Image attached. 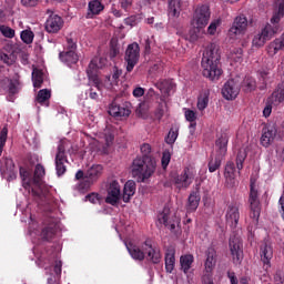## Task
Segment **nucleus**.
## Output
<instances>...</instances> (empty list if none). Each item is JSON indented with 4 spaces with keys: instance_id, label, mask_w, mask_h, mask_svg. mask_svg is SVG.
<instances>
[{
    "instance_id": "f257e3e1",
    "label": "nucleus",
    "mask_w": 284,
    "mask_h": 284,
    "mask_svg": "<svg viewBox=\"0 0 284 284\" xmlns=\"http://www.w3.org/2000/svg\"><path fill=\"white\" fill-rule=\"evenodd\" d=\"M152 148L149 143L141 145V153L143 156H138L132 163L133 178L138 179V182L146 183L153 174L156 172L158 163L156 159L151 154Z\"/></svg>"
},
{
    "instance_id": "f03ea898",
    "label": "nucleus",
    "mask_w": 284,
    "mask_h": 284,
    "mask_svg": "<svg viewBox=\"0 0 284 284\" xmlns=\"http://www.w3.org/2000/svg\"><path fill=\"white\" fill-rule=\"evenodd\" d=\"M221 49L215 43L212 42L203 52L201 65H202V74L211 81L219 80L223 74V70L221 69Z\"/></svg>"
},
{
    "instance_id": "7ed1b4c3",
    "label": "nucleus",
    "mask_w": 284,
    "mask_h": 284,
    "mask_svg": "<svg viewBox=\"0 0 284 284\" xmlns=\"http://www.w3.org/2000/svg\"><path fill=\"white\" fill-rule=\"evenodd\" d=\"M248 207H250V219L252 220V224L254 226H257L258 219L261 215V202L258 197V191L255 189L254 182H251V185H250Z\"/></svg>"
},
{
    "instance_id": "20e7f679",
    "label": "nucleus",
    "mask_w": 284,
    "mask_h": 284,
    "mask_svg": "<svg viewBox=\"0 0 284 284\" xmlns=\"http://www.w3.org/2000/svg\"><path fill=\"white\" fill-rule=\"evenodd\" d=\"M211 19V9L207 4L197 6L193 12L191 26L196 29H204Z\"/></svg>"
},
{
    "instance_id": "39448f33",
    "label": "nucleus",
    "mask_w": 284,
    "mask_h": 284,
    "mask_svg": "<svg viewBox=\"0 0 284 284\" xmlns=\"http://www.w3.org/2000/svg\"><path fill=\"white\" fill-rule=\"evenodd\" d=\"M102 170L103 166L101 164H93L91 168H89L85 172L83 181H80L79 183V190L88 191L90 186H92L101 176Z\"/></svg>"
},
{
    "instance_id": "423d86ee",
    "label": "nucleus",
    "mask_w": 284,
    "mask_h": 284,
    "mask_svg": "<svg viewBox=\"0 0 284 284\" xmlns=\"http://www.w3.org/2000/svg\"><path fill=\"white\" fill-rule=\"evenodd\" d=\"M196 172L192 168H184L180 174L173 178V183L178 189H187L194 181Z\"/></svg>"
},
{
    "instance_id": "0eeeda50",
    "label": "nucleus",
    "mask_w": 284,
    "mask_h": 284,
    "mask_svg": "<svg viewBox=\"0 0 284 284\" xmlns=\"http://www.w3.org/2000/svg\"><path fill=\"white\" fill-rule=\"evenodd\" d=\"M205 262H204V274L202 276V282H205L206 276L213 278V271L217 263V252L214 247H209L205 252Z\"/></svg>"
},
{
    "instance_id": "6e6552de",
    "label": "nucleus",
    "mask_w": 284,
    "mask_h": 284,
    "mask_svg": "<svg viewBox=\"0 0 284 284\" xmlns=\"http://www.w3.org/2000/svg\"><path fill=\"white\" fill-rule=\"evenodd\" d=\"M54 163H55L57 175L59 178L63 176L68 171L67 163H69L67 149L64 144H60L58 146Z\"/></svg>"
},
{
    "instance_id": "1a4fd4ad",
    "label": "nucleus",
    "mask_w": 284,
    "mask_h": 284,
    "mask_svg": "<svg viewBox=\"0 0 284 284\" xmlns=\"http://www.w3.org/2000/svg\"><path fill=\"white\" fill-rule=\"evenodd\" d=\"M124 60L126 62V71L132 72L140 60V47L138 42H132V44L128 47Z\"/></svg>"
},
{
    "instance_id": "9d476101",
    "label": "nucleus",
    "mask_w": 284,
    "mask_h": 284,
    "mask_svg": "<svg viewBox=\"0 0 284 284\" xmlns=\"http://www.w3.org/2000/svg\"><path fill=\"white\" fill-rule=\"evenodd\" d=\"M229 246L233 264L240 265L243 262V241L239 236H231Z\"/></svg>"
},
{
    "instance_id": "9b49d317",
    "label": "nucleus",
    "mask_w": 284,
    "mask_h": 284,
    "mask_svg": "<svg viewBox=\"0 0 284 284\" xmlns=\"http://www.w3.org/2000/svg\"><path fill=\"white\" fill-rule=\"evenodd\" d=\"M277 27H273L271 23H267L264 29H262L261 33H257L253 38V45L256 48H261L264 45V43L268 40H271L274 34L277 32Z\"/></svg>"
},
{
    "instance_id": "f8f14e48",
    "label": "nucleus",
    "mask_w": 284,
    "mask_h": 284,
    "mask_svg": "<svg viewBox=\"0 0 284 284\" xmlns=\"http://www.w3.org/2000/svg\"><path fill=\"white\" fill-rule=\"evenodd\" d=\"M0 172L7 175L8 181H13L18 178V169L13 160L6 155L0 159Z\"/></svg>"
},
{
    "instance_id": "ddd939ff",
    "label": "nucleus",
    "mask_w": 284,
    "mask_h": 284,
    "mask_svg": "<svg viewBox=\"0 0 284 284\" xmlns=\"http://www.w3.org/2000/svg\"><path fill=\"white\" fill-rule=\"evenodd\" d=\"M97 73H98V67L95 63H93L91 61L87 69V74H88L89 81L91 83V87L97 88V90L100 92L103 90V88L111 89V83L103 84V81L99 78V75Z\"/></svg>"
},
{
    "instance_id": "4468645a",
    "label": "nucleus",
    "mask_w": 284,
    "mask_h": 284,
    "mask_svg": "<svg viewBox=\"0 0 284 284\" xmlns=\"http://www.w3.org/2000/svg\"><path fill=\"white\" fill-rule=\"evenodd\" d=\"M142 250L148 255V260L152 262L153 264H159L162 260V254L160 248H158L155 245H153L152 240L148 239L142 244Z\"/></svg>"
},
{
    "instance_id": "2eb2a0df",
    "label": "nucleus",
    "mask_w": 284,
    "mask_h": 284,
    "mask_svg": "<svg viewBox=\"0 0 284 284\" xmlns=\"http://www.w3.org/2000/svg\"><path fill=\"white\" fill-rule=\"evenodd\" d=\"M241 92V84L234 79L227 80L222 88V95L226 100H234Z\"/></svg>"
},
{
    "instance_id": "dca6fc26",
    "label": "nucleus",
    "mask_w": 284,
    "mask_h": 284,
    "mask_svg": "<svg viewBox=\"0 0 284 284\" xmlns=\"http://www.w3.org/2000/svg\"><path fill=\"white\" fill-rule=\"evenodd\" d=\"M108 195L105 197V203L112 206L118 205L121 199V187L116 180H113L108 186Z\"/></svg>"
},
{
    "instance_id": "f3484780",
    "label": "nucleus",
    "mask_w": 284,
    "mask_h": 284,
    "mask_svg": "<svg viewBox=\"0 0 284 284\" xmlns=\"http://www.w3.org/2000/svg\"><path fill=\"white\" fill-rule=\"evenodd\" d=\"M225 220L231 227H237L239 221L241 220V211L239 204H229L225 213Z\"/></svg>"
},
{
    "instance_id": "a211bd4d",
    "label": "nucleus",
    "mask_w": 284,
    "mask_h": 284,
    "mask_svg": "<svg viewBox=\"0 0 284 284\" xmlns=\"http://www.w3.org/2000/svg\"><path fill=\"white\" fill-rule=\"evenodd\" d=\"M158 221L164 224L171 232H174L179 221L175 216L171 215L169 206H164L163 211L158 215Z\"/></svg>"
},
{
    "instance_id": "6ab92c4d",
    "label": "nucleus",
    "mask_w": 284,
    "mask_h": 284,
    "mask_svg": "<svg viewBox=\"0 0 284 284\" xmlns=\"http://www.w3.org/2000/svg\"><path fill=\"white\" fill-rule=\"evenodd\" d=\"M64 26V20L59 14H51L45 21V31L48 33H58Z\"/></svg>"
},
{
    "instance_id": "aec40b11",
    "label": "nucleus",
    "mask_w": 284,
    "mask_h": 284,
    "mask_svg": "<svg viewBox=\"0 0 284 284\" xmlns=\"http://www.w3.org/2000/svg\"><path fill=\"white\" fill-rule=\"evenodd\" d=\"M230 135L227 133H221L215 141V156L224 159L229 151Z\"/></svg>"
},
{
    "instance_id": "412c9836",
    "label": "nucleus",
    "mask_w": 284,
    "mask_h": 284,
    "mask_svg": "<svg viewBox=\"0 0 284 284\" xmlns=\"http://www.w3.org/2000/svg\"><path fill=\"white\" fill-rule=\"evenodd\" d=\"M277 134V129L275 124H268L263 129L261 136V144L264 148H268L275 140Z\"/></svg>"
},
{
    "instance_id": "4be33fe9",
    "label": "nucleus",
    "mask_w": 284,
    "mask_h": 284,
    "mask_svg": "<svg viewBox=\"0 0 284 284\" xmlns=\"http://www.w3.org/2000/svg\"><path fill=\"white\" fill-rule=\"evenodd\" d=\"M260 255H261V260L263 262V268L265 271H267V268L271 266V260L273 257V247L267 241H265L261 245Z\"/></svg>"
},
{
    "instance_id": "5701e85b",
    "label": "nucleus",
    "mask_w": 284,
    "mask_h": 284,
    "mask_svg": "<svg viewBox=\"0 0 284 284\" xmlns=\"http://www.w3.org/2000/svg\"><path fill=\"white\" fill-rule=\"evenodd\" d=\"M49 256L47 261L53 265V271L55 275L61 276L62 275V266L63 263L60 261V253H58L55 250L51 248L48 252Z\"/></svg>"
},
{
    "instance_id": "b1692460",
    "label": "nucleus",
    "mask_w": 284,
    "mask_h": 284,
    "mask_svg": "<svg viewBox=\"0 0 284 284\" xmlns=\"http://www.w3.org/2000/svg\"><path fill=\"white\" fill-rule=\"evenodd\" d=\"M49 256L47 261L53 265V271L55 275L61 276L62 275V266L63 263L60 261V253H58L55 250L51 248L48 252Z\"/></svg>"
},
{
    "instance_id": "393cba45",
    "label": "nucleus",
    "mask_w": 284,
    "mask_h": 284,
    "mask_svg": "<svg viewBox=\"0 0 284 284\" xmlns=\"http://www.w3.org/2000/svg\"><path fill=\"white\" fill-rule=\"evenodd\" d=\"M236 166L233 161H229L225 165L224 176L226 179V183L230 187L236 186Z\"/></svg>"
},
{
    "instance_id": "a878e982",
    "label": "nucleus",
    "mask_w": 284,
    "mask_h": 284,
    "mask_svg": "<svg viewBox=\"0 0 284 284\" xmlns=\"http://www.w3.org/2000/svg\"><path fill=\"white\" fill-rule=\"evenodd\" d=\"M247 29V18L245 16H239L235 18L231 29H230V34H241L245 32Z\"/></svg>"
},
{
    "instance_id": "bb28decb",
    "label": "nucleus",
    "mask_w": 284,
    "mask_h": 284,
    "mask_svg": "<svg viewBox=\"0 0 284 284\" xmlns=\"http://www.w3.org/2000/svg\"><path fill=\"white\" fill-rule=\"evenodd\" d=\"M104 10V6L101 0H90L88 3L87 19H93Z\"/></svg>"
},
{
    "instance_id": "cd10ccee",
    "label": "nucleus",
    "mask_w": 284,
    "mask_h": 284,
    "mask_svg": "<svg viewBox=\"0 0 284 284\" xmlns=\"http://www.w3.org/2000/svg\"><path fill=\"white\" fill-rule=\"evenodd\" d=\"M201 202V195L199 192L193 191L187 197V204L185 206L186 213H194L199 209Z\"/></svg>"
},
{
    "instance_id": "c85d7f7f",
    "label": "nucleus",
    "mask_w": 284,
    "mask_h": 284,
    "mask_svg": "<svg viewBox=\"0 0 284 284\" xmlns=\"http://www.w3.org/2000/svg\"><path fill=\"white\" fill-rule=\"evenodd\" d=\"M284 102V82L280 83L272 95L267 99V103L278 105Z\"/></svg>"
},
{
    "instance_id": "c756f323",
    "label": "nucleus",
    "mask_w": 284,
    "mask_h": 284,
    "mask_svg": "<svg viewBox=\"0 0 284 284\" xmlns=\"http://www.w3.org/2000/svg\"><path fill=\"white\" fill-rule=\"evenodd\" d=\"M164 265L168 273H172L175 267V248L169 246L166 253L164 254Z\"/></svg>"
},
{
    "instance_id": "7c9ffc66",
    "label": "nucleus",
    "mask_w": 284,
    "mask_h": 284,
    "mask_svg": "<svg viewBox=\"0 0 284 284\" xmlns=\"http://www.w3.org/2000/svg\"><path fill=\"white\" fill-rule=\"evenodd\" d=\"M169 1V20L178 19L182 12V0H168Z\"/></svg>"
},
{
    "instance_id": "2f4dec72",
    "label": "nucleus",
    "mask_w": 284,
    "mask_h": 284,
    "mask_svg": "<svg viewBox=\"0 0 284 284\" xmlns=\"http://www.w3.org/2000/svg\"><path fill=\"white\" fill-rule=\"evenodd\" d=\"M59 59L61 60V62L70 67L79 62V54L77 53V51L64 50L63 52L59 53Z\"/></svg>"
},
{
    "instance_id": "473e14b6",
    "label": "nucleus",
    "mask_w": 284,
    "mask_h": 284,
    "mask_svg": "<svg viewBox=\"0 0 284 284\" xmlns=\"http://www.w3.org/2000/svg\"><path fill=\"white\" fill-rule=\"evenodd\" d=\"M155 88L159 89L164 97H169L172 91H175L176 84L173 82V80H161L158 83H155Z\"/></svg>"
},
{
    "instance_id": "72a5a7b5",
    "label": "nucleus",
    "mask_w": 284,
    "mask_h": 284,
    "mask_svg": "<svg viewBox=\"0 0 284 284\" xmlns=\"http://www.w3.org/2000/svg\"><path fill=\"white\" fill-rule=\"evenodd\" d=\"M125 245H126V248H128L130 255L132 256V258H134L136 261H143L145 258V252L142 250V245H141V247H139L138 245L133 244L132 242H129Z\"/></svg>"
},
{
    "instance_id": "f704fd0d",
    "label": "nucleus",
    "mask_w": 284,
    "mask_h": 284,
    "mask_svg": "<svg viewBox=\"0 0 284 284\" xmlns=\"http://www.w3.org/2000/svg\"><path fill=\"white\" fill-rule=\"evenodd\" d=\"M136 191V183L133 180H129L125 184H124V189H123V202L124 203H129L131 201V197L135 194Z\"/></svg>"
},
{
    "instance_id": "c9c22d12",
    "label": "nucleus",
    "mask_w": 284,
    "mask_h": 284,
    "mask_svg": "<svg viewBox=\"0 0 284 284\" xmlns=\"http://www.w3.org/2000/svg\"><path fill=\"white\" fill-rule=\"evenodd\" d=\"M109 113L111 114V116H130V109H128L124 104L120 105V104H115L114 102L111 104Z\"/></svg>"
},
{
    "instance_id": "e433bc0d",
    "label": "nucleus",
    "mask_w": 284,
    "mask_h": 284,
    "mask_svg": "<svg viewBox=\"0 0 284 284\" xmlns=\"http://www.w3.org/2000/svg\"><path fill=\"white\" fill-rule=\"evenodd\" d=\"M284 48V33L281 38H276L267 48V53L274 57L280 50Z\"/></svg>"
},
{
    "instance_id": "4c0bfd02",
    "label": "nucleus",
    "mask_w": 284,
    "mask_h": 284,
    "mask_svg": "<svg viewBox=\"0 0 284 284\" xmlns=\"http://www.w3.org/2000/svg\"><path fill=\"white\" fill-rule=\"evenodd\" d=\"M194 263V256L192 254L182 255L180 257L181 270L184 274H187Z\"/></svg>"
},
{
    "instance_id": "58836bf2",
    "label": "nucleus",
    "mask_w": 284,
    "mask_h": 284,
    "mask_svg": "<svg viewBox=\"0 0 284 284\" xmlns=\"http://www.w3.org/2000/svg\"><path fill=\"white\" fill-rule=\"evenodd\" d=\"M45 176V168L38 163L34 168L32 182L34 185H41L43 178Z\"/></svg>"
},
{
    "instance_id": "ea45409f",
    "label": "nucleus",
    "mask_w": 284,
    "mask_h": 284,
    "mask_svg": "<svg viewBox=\"0 0 284 284\" xmlns=\"http://www.w3.org/2000/svg\"><path fill=\"white\" fill-rule=\"evenodd\" d=\"M209 103H210V91L204 90L197 97L196 106L200 111H204L209 106Z\"/></svg>"
},
{
    "instance_id": "a19ab883",
    "label": "nucleus",
    "mask_w": 284,
    "mask_h": 284,
    "mask_svg": "<svg viewBox=\"0 0 284 284\" xmlns=\"http://www.w3.org/2000/svg\"><path fill=\"white\" fill-rule=\"evenodd\" d=\"M51 91L49 89H42L38 92L36 101L40 103L41 105L49 106L50 105V99H51Z\"/></svg>"
},
{
    "instance_id": "79ce46f5",
    "label": "nucleus",
    "mask_w": 284,
    "mask_h": 284,
    "mask_svg": "<svg viewBox=\"0 0 284 284\" xmlns=\"http://www.w3.org/2000/svg\"><path fill=\"white\" fill-rule=\"evenodd\" d=\"M223 158L215 155L214 158H211V160L207 163V169L210 173H215L217 170L222 166Z\"/></svg>"
},
{
    "instance_id": "37998d69",
    "label": "nucleus",
    "mask_w": 284,
    "mask_h": 284,
    "mask_svg": "<svg viewBox=\"0 0 284 284\" xmlns=\"http://www.w3.org/2000/svg\"><path fill=\"white\" fill-rule=\"evenodd\" d=\"M121 74H122V71L119 70L116 67H114L112 77L106 75L105 81L103 82V84H110L111 83V88L113 85H116Z\"/></svg>"
},
{
    "instance_id": "c03bdc74",
    "label": "nucleus",
    "mask_w": 284,
    "mask_h": 284,
    "mask_svg": "<svg viewBox=\"0 0 284 284\" xmlns=\"http://www.w3.org/2000/svg\"><path fill=\"white\" fill-rule=\"evenodd\" d=\"M32 82L33 87L40 89L44 82L43 72L39 69L32 71Z\"/></svg>"
},
{
    "instance_id": "a18cd8bd",
    "label": "nucleus",
    "mask_w": 284,
    "mask_h": 284,
    "mask_svg": "<svg viewBox=\"0 0 284 284\" xmlns=\"http://www.w3.org/2000/svg\"><path fill=\"white\" fill-rule=\"evenodd\" d=\"M246 159H247V152L245 150H239L236 154V169L239 174H241L243 164L245 163Z\"/></svg>"
},
{
    "instance_id": "49530a36",
    "label": "nucleus",
    "mask_w": 284,
    "mask_h": 284,
    "mask_svg": "<svg viewBox=\"0 0 284 284\" xmlns=\"http://www.w3.org/2000/svg\"><path fill=\"white\" fill-rule=\"evenodd\" d=\"M284 17V0L281 1L278 4V11L274 13V16L271 18V23L274 24L272 27H277V23L281 21V19Z\"/></svg>"
},
{
    "instance_id": "de8ad7c7",
    "label": "nucleus",
    "mask_w": 284,
    "mask_h": 284,
    "mask_svg": "<svg viewBox=\"0 0 284 284\" xmlns=\"http://www.w3.org/2000/svg\"><path fill=\"white\" fill-rule=\"evenodd\" d=\"M55 234H57V229L53 226H48L42 230L41 237L44 241H51L54 239Z\"/></svg>"
},
{
    "instance_id": "09e8293b",
    "label": "nucleus",
    "mask_w": 284,
    "mask_h": 284,
    "mask_svg": "<svg viewBox=\"0 0 284 284\" xmlns=\"http://www.w3.org/2000/svg\"><path fill=\"white\" fill-rule=\"evenodd\" d=\"M20 39L26 44H31L34 40V33L33 31H29V29H26L24 31H21Z\"/></svg>"
},
{
    "instance_id": "8fccbe9b",
    "label": "nucleus",
    "mask_w": 284,
    "mask_h": 284,
    "mask_svg": "<svg viewBox=\"0 0 284 284\" xmlns=\"http://www.w3.org/2000/svg\"><path fill=\"white\" fill-rule=\"evenodd\" d=\"M256 88V82L254 79L252 78H246L244 79L243 83H242V89L245 92H252L254 91Z\"/></svg>"
},
{
    "instance_id": "3c124183",
    "label": "nucleus",
    "mask_w": 284,
    "mask_h": 284,
    "mask_svg": "<svg viewBox=\"0 0 284 284\" xmlns=\"http://www.w3.org/2000/svg\"><path fill=\"white\" fill-rule=\"evenodd\" d=\"M179 138V129L178 128H171L169 130V135H166V144L173 145Z\"/></svg>"
},
{
    "instance_id": "603ef678",
    "label": "nucleus",
    "mask_w": 284,
    "mask_h": 284,
    "mask_svg": "<svg viewBox=\"0 0 284 284\" xmlns=\"http://www.w3.org/2000/svg\"><path fill=\"white\" fill-rule=\"evenodd\" d=\"M119 54H120V47H119L116 40H111V42H110V52H109L110 59L113 60Z\"/></svg>"
},
{
    "instance_id": "864d4df0",
    "label": "nucleus",
    "mask_w": 284,
    "mask_h": 284,
    "mask_svg": "<svg viewBox=\"0 0 284 284\" xmlns=\"http://www.w3.org/2000/svg\"><path fill=\"white\" fill-rule=\"evenodd\" d=\"M20 91V81L19 80H9L8 92L10 95H14Z\"/></svg>"
},
{
    "instance_id": "5fc2aeb1",
    "label": "nucleus",
    "mask_w": 284,
    "mask_h": 284,
    "mask_svg": "<svg viewBox=\"0 0 284 284\" xmlns=\"http://www.w3.org/2000/svg\"><path fill=\"white\" fill-rule=\"evenodd\" d=\"M8 140V128L3 126L0 131V156H2L3 148L6 146Z\"/></svg>"
},
{
    "instance_id": "6e6d98bb",
    "label": "nucleus",
    "mask_w": 284,
    "mask_h": 284,
    "mask_svg": "<svg viewBox=\"0 0 284 284\" xmlns=\"http://www.w3.org/2000/svg\"><path fill=\"white\" fill-rule=\"evenodd\" d=\"M0 32L4 38L13 39L16 36L14 29H11L9 26H0Z\"/></svg>"
},
{
    "instance_id": "4d7b16f0",
    "label": "nucleus",
    "mask_w": 284,
    "mask_h": 284,
    "mask_svg": "<svg viewBox=\"0 0 284 284\" xmlns=\"http://www.w3.org/2000/svg\"><path fill=\"white\" fill-rule=\"evenodd\" d=\"M200 30H202V29H197V27H195V26H193V29H190L187 37H189V41L191 43H194L199 40Z\"/></svg>"
},
{
    "instance_id": "13d9d810",
    "label": "nucleus",
    "mask_w": 284,
    "mask_h": 284,
    "mask_svg": "<svg viewBox=\"0 0 284 284\" xmlns=\"http://www.w3.org/2000/svg\"><path fill=\"white\" fill-rule=\"evenodd\" d=\"M221 26V20L220 19H215L213 20L209 27H207V33L211 36H214L217 31V28Z\"/></svg>"
},
{
    "instance_id": "bf43d9fd",
    "label": "nucleus",
    "mask_w": 284,
    "mask_h": 284,
    "mask_svg": "<svg viewBox=\"0 0 284 284\" xmlns=\"http://www.w3.org/2000/svg\"><path fill=\"white\" fill-rule=\"evenodd\" d=\"M184 118L189 121V123H194V121H196L197 119V115L196 112H194L193 110L186 109L184 112Z\"/></svg>"
},
{
    "instance_id": "052dcab7",
    "label": "nucleus",
    "mask_w": 284,
    "mask_h": 284,
    "mask_svg": "<svg viewBox=\"0 0 284 284\" xmlns=\"http://www.w3.org/2000/svg\"><path fill=\"white\" fill-rule=\"evenodd\" d=\"M171 162V153L169 151L162 153V169L166 170Z\"/></svg>"
},
{
    "instance_id": "680f3d73",
    "label": "nucleus",
    "mask_w": 284,
    "mask_h": 284,
    "mask_svg": "<svg viewBox=\"0 0 284 284\" xmlns=\"http://www.w3.org/2000/svg\"><path fill=\"white\" fill-rule=\"evenodd\" d=\"M65 51L77 52V42L72 38H67V48Z\"/></svg>"
},
{
    "instance_id": "e2e57ef3",
    "label": "nucleus",
    "mask_w": 284,
    "mask_h": 284,
    "mask_svg": "<svg viewBox=\"0 0 284 284\" xmlns=\"http://www.w3.org/2000/svg\"><path fill=\"white\" fill-rule=\"evenodd\" d=\"M19 175H20L22 182H27L29 180L30 173L26 168L20 166L19 168Z\"/></svg>"
},
{
    "instance_id": "0e129e2a",
    "label": "nucleus",
    "mask_w": 284,
    "mask_h": 284,
    "mask_svg": "<svg viewBox=\"0 0 284 284\" xmlns=\"http://www.w3.org/2000/svg\"><path fill=\"white\" fill-rule=\"evenodd\" d=\"M85 199L92 203V204H97L100 201L99 194L98 193H90L85 196Z\"/></svg>"
},
{
    "instance_id": "69168bd1",
    "label": "nucleus",
    "mask_w": 284,
    "mask_h": 284,
    "mask_svg": "<svg viewBox=\"0 0 284 284\" xmlns=\"http://www.w3.org/2000/svg\"><path fill=\"white\" fill-rule=\"evenodd\" d=\"M0 61H2L7 65H11L13 63V60L11 59V57H9L6 53H0Z\"/></svg>"
},
{
    "instance_id": "338daca9",
    "label": "nucleus",
    "mask_w": 284,
    "mask_h": 284,
    "mask_svg": "<svg viewBox=\"0 0 284 284\" xmlns=\"http://www.w3.org/2000/svg\"><path fill=\"white\" fill-rule=\"evenodd\" d=\"M144 93H145V90H144L143 88H141V87H138V88H135V89L133 90V95H134L135 98H141V97L144 95Z\"/></svg>"
},
{
    "instance_id": "774afa93",
    "label": "nucleus",
    "mask_w": 284,
    "mask_h": 284,
    "mask_svg": "<svg viewBox=\"0 0 284 284\" xmlns=\"http://www.w3.org/2000/svg\"><path fill=\"white\" fill-rule=\"evenodd\" d=\"M227 277L230 278L231 284H239V278L234 272H227Z\"/></svg>"
}]
</instances>
